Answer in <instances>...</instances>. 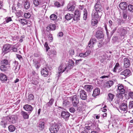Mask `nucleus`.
Instances as JSON below:
<instances>
[{"label":"nucleus","instance_id":"29","mask_svg":"<svg viewBox=\"0 0 133 133\" xmlns=\"http://www.w3.org/2000/svg\"><path fill=\"white\" fill-rule=\"evenodd\" d=\"M21 24H22L24 25L28 23L26 20L25 19H19L17 20Z\"/></svg>","mask_w":133,"mask_h":133},{"label":"nucleus","instance_id":"32","mask_svg":"<svg viewBox=\"0 0 133 133\" xmlns=\"http://www.w3.org/2000/svg\"><path fill=\"white\" fill-rule=\"evenodd\" d=\"M128 31L126 29H122L121 30V36H124L127 34Z\"/></svg>","mask_w":133,"mask_h":133},{"label":"nucleus","instance_id":"2","mask_svg":"<svg viewBox=\"0 0 133 133\" xmlns=\"http://www.w3.org/2000/svg\"><path fill=\"white\" fill-rule=\"evenodd\" d=\"M76 6V3L73 1H71L68 4L67 8L69 11H72L74 10Z\"/></svg>","mask_w":133,"mask_h":133},{"label":"nucleus","instance_id":"64","mask_svg":"<svg viewBox=\"0 0 133 133\" xmlns=\"http://www.w3.org/2000/svg\"><path fill=\"white\" fill-rule=\"evenodd\" d=\"M69 64L74 66V62L72 60H69Z\"/></svg>","mask_w":133,"mask_h":133},{"label":"nucleus","instance_id":"48","mask_svg":"<svg viewBox=\"0 0 133 133\" xmlns=\"http://www.w3.org/2000/svg\"><path fill=\"white\" fill-rule=\"evenodd\" d=\"M74 15L77 16H80L81 13L78 10H76L74 13Z\"/></svg>","mask_w":133,"mask_h":133},{"label":"nucleus","instance_id":"12","mask_svg":"<svg viewBox=\"0 0 133 133\" xmlns=\"http://www.w3.org/2000/svg\"><path fill=\"white\" fill-rule=\"evenodd\" d=\"M79 95L81 98L83 100L87 99V96L86 92L83 90H81L79 91Z\"/></svg>","mask_w":133,"mask_h":133},{"label":"nucleus","instance_id":"15","mask_svg":"<svg viewBox=\"0 0 133 133\" xmlns=\"http://www.w3.org/2000/svg\"><path fill=\"white\" fill-rule=\"evenodd\" d=\"M61 116L64 118L67 119H68L70 116V114L68 112L63 111L61 112Z\"/></svg>","mask_w":133,"mask_h":133},{"label":"nucleus","instance_id":"34","mask_svg":"<svg viewBox=\"0 0 133 133\" xmlns=\"http://www.w3.org/2000/svg\"><path fill=\"white\" fill-rule=\"evenodd\" d=\"M99 19L92 18L91 21V24L93 25H95L98 23V21Z\"/></svg>","mask_w":133,"mask_h":133},{"label":"nucleus","instance_id":"22","mask_svg":"<svg viewBox=\"0 0 133 133\" xmlns=\"http://www.w3.org/2000/svg\"><path fill=\"white\" fill-rule=\"evenodd\" d=\"M91 53V51L90 50L87 51L84 53H81L79 54V56L82 57H84L90 55Z\"/></svg>","mask_w":133,"mask_h":133},{"label":"nucleus","instance_id":"55","mask_svg":"<svg viewBox=\"0 0 133 133\" xmlns=\"http://www.w3.org/2000/svg\"><path fill=\"white\" fill-rule=\"evenodd\" d=\"M80 104L81 105V107L83 108H85L86 107V103L84 102H81Z\"/></svg>","mask_w":133,"mask_h":133},{"label":"nucleus","instance_id":"61","mask_svg":"<svg viewBox=\"0 0 133 133\" xmlns=\"http://www.w3.org/2000/svg\"><path fill=\"white\" fill-rule=\"evenodd\" d=\"M123 16L124 18H126L127 17V12L125 11L123 12Z\"/></svg>","mask_w":133,"mask_h":133},{"label":"nucleus","instance_id":"14","mask_svg":"<svg viewBox=\"0 0 133 133\" xmlns=\"http://www.w3.org/2000/svg\"><path fill=\"white\" fill-rule=\"evenodd\" d=\"M130 65V62L128 58H125L124 59V67L125 68L129 67Z\"/></svg>","mask_w":133,"mask_h":133},{"label":"nucleus","instance_id":"23","mask_svg":"<svg viewBox=\"0 0 133 133\" xmlns=\"http://www.w3.org/2000/svg\"><path fill=\"white\" fill-rule=\"evenodd\" d=\"M114 82L112 81H109L106 82L104 85L105 87L109 88L112 86Z\"/></svg>","mask_w":133,"mask_h":133},{"label":"nucleus","instance_id":"63","mask_svg":"<svg viewBox=\"0 0 133 133\" xmlns=\"http://www.w3.org/2000/svg\"><path fill=\"white\" fill-rule=\"evenodd\" d=\"M55 5L57 7H59L60 6L61 4L57 2H56L55 3Z\"/></svg>","mask_w":133,"mask_h":133},{"label":"nucleus","instance_id":"62","mask_svg":"<svg viewBox=\"0 0 133 133\" xmlns=\"http://www.w3.org/2000/svg\"><path fill=\"white\" fill-rule=\"evenodd\" d=\"M119 92L121 94H119V95H121V94H124L125 92V89H124V88H123L122 89H121V90H120L119 91Z\"/></svg>","mask_w":133,"mask_h":133},{"label":"nucleus","instance_id":"59","mask_svg":"<svg viewBox=\"0 0 133 133\" xmlns=\"http://www.w3.org/2000/svg\"><path fill=\"white\" fill-rule=\"evenodd\" d=\"M50 51L51 52V53L50 54H53L54 55H56V52L54 50H52Z\"/></svg>","mask_w":133,"mask_h":133},{"label":"nucleus","instance_id":"60","mask_svg":"<svg viewBox=\"0 0 133 133\" xmlns=\"http://www.w3.org/2000/svg\"><path fill=\"white\" fill-rule=\"evenodd\" d=\"M73 66L72 65L69 64L68 66L67 65L66 66L67 67L66 69H67V70H69L72 69L73 68Z\"/></svg>","mask_w":133,"mask_h":133},{"label":"nucleus","instance_id":"51","mask_svg":"<svg viewBox=\"0 0 133 133\" xmlns=\"http://www.w3.org/2000/svg\"><path fill=\"white\" fill-rule=\"evenodd\" d=\"M118 90L119 91L123 88V87L122 84H118Z\"/></svg>","mask_w":133,"mask_h":133},{"label":"nucleus","instance_id":"57","mask_svg":"<svg viewBox=\"0 0 133 133\" xmlns=\"http://www.w3.org/2000/svg\"><path fill=\"white\" fill-rule=\"evenodd\" d=\"M34 4L36 6H38L39 5V2L38 0H35L33 2Z\"/></svg>","mask_w":133,"mask_h":133},{"label":"nucleus","instance_id":"49","mask_svg":"<svg viewBox=\"0 0 133 133\" xmlns=\"http://www.w3.org/2000/svg\"><path fill=\"white\" fill-rule=\"evenodd\" d=\"M10 28L14 30L16 28V24L15 23H13L10 25Z\"/></svg>","mask_w":133,"mask_h":133},{"label":"nucleus","instance_id":"53","mask_svg":"<svg viewBox=\"0 0 133 133\" xmlns=\"http://www.w3.org/2000/svg\"><path fill=\"white\" fill-rule=\"evenodd\" d=\"M12 46H11V50H12L13 52H17V48L14 46H13V45H12Z\"/></svg>","mask_w":133,"mask_h":133},{"label":"nucleus","instance_id":"6","mask_svg":"<svg viewBox=\"0 0 133 133\" xmlns=\"http://www.w3.org/2000/svg\"><path fill=\"white\" fill-rule=\"evenodd\" d=\"M12 45L9 44H6L4 45L2 51L3 52L7 53L9 52L11 50Z\"/></svg>","mask_w":133,"mask_h":133},{"label":"nucleus","instance_id":"21","mask_svg":"<svg viewBox=\"0 0 133 133\" xmlns=\"http://www.w3.org/2000/svg\"><path fill=\"white\" fill-rule=\"evenodd\" d=\"M24 109L28 111H30V112L32 110V107L30 105L26 104L24 105L23 107Z\"/></svg>","mask_w":133,"mask_h":133},{"label":"nucleus","instance_id":"50","mask_svg":"<svg viewBox=\"0 0 133 133\" xmlns=\"http://www.w3.org/2000/svg\"><path fill=\"white\" fill-rule=\"evenodd\" d=\"M24 16V17L26 18H29L31 16V15L29 13H25Z\"/></svg>","mask_w":133,"mask_h":133},{"label":"nucleus","instance_id":"39","mask_svg":"<svg viewBox=\"0 0 133 133\" xmlns=\"http://www.w3.org/2000/svg\"><path fill=\"white\" fill-rule=\"evenodd\" d=\"M50 18L51 20L54 21L57 19V16L56 15L53 14L50 16Z\"/></svg>","mask_w":133,"mask_h":133},{"label":"nucleus","instance_id":"35","mask_svg":"<svg viewBox=\"0 0 133 133\" xmlns=\"http://www.w3.org/2000/svg\"><path fill=\"white\" fill-rule=\"evenodd\" d=\"M87 12L86 9H84L83 10V19L84 20H86L87 18Z\"/></svg>","mask_w":133,"mask_h":133},{"label":"nucleus","instance_id":"42","mask_svg":"<svg viewBox=\"0 0 133 133\" xmlns=\"http://www.w3.org/2000/svg\"><path fill=\"white\" fill-rule=\"evenodd\" d=\"M128 9L129 11L132 12H133V5L130 4L128 6Z\"/></svg>","mask_w":133,"mask_h":133},{"label":"nucleus","instance_id":"41","mask_svg":"<svg viewBox=\"0 0 133 133\" xmlns=\"http://www.w3.org/2000/svg\"><path fill=\"white\" fill-rule=\"evenodd\" d=\"M104 44V42H103V40H100L99 42L97 44V45L98 48H101L102 46Z\"/></svg>","mask_w":133,"mask_h":133},{"label":"nucleus","instance_id":"8","mask_svg":"<svg viewBox=\"0 0 133 133\" xmlns=\"http://www.w3.org/2000/svg\"><path fill=\"white\" fill-rule=\"evenodd\" d=\"M8 119V117H3L2 118L1 121H0V125H1L3 127L5 128L7 124Z\"/></svg>","mask_w":133,"mask_h":133},{"label":"nucleus","instance_id":"26","mask_svg":"<svg viewBox=\"0 0 133 133\" xmlns=\"http://www.w3.org/2000/svg\"><path fill=\"white\" fill-rule=\"evenodd\" d=\"M23 5L24 8L26 9H28L30 7V2L27 0L24 1Z\"/></svg>","mask_w":133,"mask_h":133},{"label":"nucleus","instance_id":"18","mask_svg":"<svg viewBox=\"0 0 133 133\" xmlns=\"http://www.w3.org/2000/svg\"><path fill=\"white\" fill-rule=\"evenodd\" d=\"M41 73L42 75L44 77H46L48 75V71L46 68H43L41 71Z\"/></svg>","mask_w":133,"mask_h":133},{"label":"nucleus","instance_id":"19","mask_svg":"<svg viewBox=\"0 0 133 133\" xmlns=\"http://www.w3.org/2000/svg\"><path fill=\"white\" fill-rule=\"evenodd\" d=\"M127 4L126 2L121 3L119 4V7L122 9L124 10L127 8Z\"/></svg>","mask_w":133,"mask_h":133},{"label":"nucleus","instance_id":"37","mask_svg":"<svg viewBox=\"0 0 133 133\" xmlns=\"http://www.w3.org/2000/svg\"><path fill=\"white\" fill-rule=\"evenodd\" d=\"M8 61L6 59H3L2 60L1 62V64L2 65H4L5 66H6L8 64Z\"/></svg>","mask_w":133,"mask_h":133},{"label":"nucleus","instance_id":"30","mask_svg":"<svg viewBox=\"0 0 133 133\" xmlns=\"http://www.w3.org/2000/svg\"><path fill=\"white\" fill-rule=\"evenodd\" d=\"M21 114L24 119H28L29 118V115L26 112L22 111L21 112Z\"/></svg>","mask_w":133,"mask_h":133},{"label":"nucleus","instance_id":"31","mask_svg":"<svg viewBox=\"0 0 133 133\" xmlns=\"http://www.w3.org/2000/svg\"><path fill=\"white\" fill-rule=\"evenodd\" d=\"M115 96L113 94L110 93L108 94V96L107 98V99L109 101H112L114 98Z\"/></svg>","mask_w":133,"mask_h":133},{"label":"nucleus","instance_id":"52","mask_svg":"<svg viewBox=\"0 0 133 133\" xmlns=\"http://www.w3.org/2000/svg\"><path fill=\"white\" fill-rule=\"evenodd\" d=\"M6 22L8 23L9 22L12 21V19L11 17H7L5 18Z\"/></svg>","mask_w":133,"mask_h":133},{"label":"nucleus","instance_id":"24","mask_svg":"<svg viewBox=\"0 0 133 133\" xmlns=\"http://www.w3.org/2000/svg\"><path fill=\"white\" fill-rule=\"evenodd\" d=\"M0 78L2 81L3 82L6 81L7 79L6 75L2 73L0 74Z\"/></svg>","mask_w":133,"mask_h":133},{"label":"nucleus","instance_id":"4","mask_svg":"<svg viewBox=\"0 0 133 133\" xmlns=\"http://www.w3.org/2000/svg\"><path fill=\"white\" fill-rule=\"evenodd\" d=\"M72 102V105L74 107H76L79 103L78 97L76 95H74L71 97V99Z\"/></svg>","mask_w":133,"mask_h":133},{"label":"nucleus","instance_id":"43","mask_svg":"<svg viewBox=\"0 0 133 133\" xmlns=\"http://www.w3.org/2000/svg\"><path fill=\"white\" fill-rule=\"evenodd\" d=\"M80 16H77L74 15L73 16V20L75 21H78L79 20Z\"/></svg>","mask_w":133,"mask_h":133},{"label":"nucleus","instance_id":"1","mask_svg":"<svg viewBox=\"0 0 133 133\" xmlns=\"http://www.w3.org/2000/svg\"><path fill=\"white\" fill-rule=\"evenodd\" d=\"M59 124L54 123L52 124L49 128V130L51 133H57L59 128Z\"/></svg>","mask_w":133,"mask_h":133},{"label":"nucleus","instance_id":"13","mask_svg":"<svg viewBox=\"0 0 133 133\" xmlns=\"http://www.w3.org/2000/svg\"><path fill=\"white\" fill-rule=\"evenodd\" d=\"M95 36L97 39H103L104 37V34L102 31L98 30L96 32Z\"/></svg>","mask_w":133,"mask_h":133},{"label":"nucleus","instance_id":"45","mask_svg":"<svg viewBox=\"0 0 133 133\" xmlns=\"http://www.w3.org/2000/svg\"><path fill=\"white\" fill-rule=\"evenodd\" d=\"M54 101V100L53 99H51L49 101V102L47 103V105L49 106H50L52 105Z\"/></svg>","mask_w":133,"mask_h":133},{"label":"nucleus","instance_id":"7","mask_svg":"<svg viewBox=\"0 0 133 133\" xmlns=\"http://www.w3.org/2000/svg\"><path fill=\"white\" fill-rule=\"evenodd\" d=\"M8 117V120L9 122L14 124L15 123L17 118V117L16 115H12L11 116Z\"/></svg>","mask_w":133,"mask_h":133},{"label":"nucleus","instance_id":"27","mask_svg":"<svg viewBox=\"0 0 133 133\" xmlns=\"http://www.w3.org/2000/svg\"><path fill=\"white\" fill-rule=\"evenodd\" d=\"M73 16L72 14L68 13L65 16V18L67 21H69L72 19Z\"/></svg>","mask_w":133,"mask_h":133},{"label":"nucleus","instance_id":"54","mask_svg":"<svg viewBox=\"0 0 133 133\" xmlns=\"http://www.w3.org/2000/svg\"><path fill=\"white\" fill-rule=\"evenodd\" d=\"M128 95L130 98L133 99V92H130L129 93Z\"/></svg>","mask_w":133,"mask_h":133},{"label":"nucleus","instance_id":"16","mask_svg":"<svg viewBox=\"0 0 133 133\" xmlns=\"http://www.w3.org/2000/svg\"><path fill=\"white\" fill-rule=\"evenodd\" d=\"M96 42V40L95 38H92L90 39L88 44V46L90 48L93 46V45Z\"/></svg>","mask_w":133,"mask_h":133},{"label":"nucleus","instance_id":"36","mask_svg":"<svg viewBox=\"0 0 133 133\" xmlns=\"http://www.w3.org/2000/svg\"><path fill=\"white\" fill-rule=\"evenodd\" d=\"M23 14V13L21 10L17 11L16 13V16L18 17L22 16Z\"/></svg>","mask_w":133,"mask_h":133},{"label":"nucleus","instance_id":"5","mask_svg":"<svg viewBox=\"0 0 133 133\" xmlns=\"http://www.w3.org/2000/svg\"><path fill=\"white\" fill-rule=\"evenodd\" d=\"M94 7L95 11L98 12L99 14H101V11L102 10V7L100 1H98L97 2Z\"/></svg>","mask_w":133,"mask_h":133},{"label":"nucleus","instance_id":"28","mask_svg":"<svg viewBox=\"0 0 133 133\" xmlns=\"http://www.w3.org/2000/svg\"><path fill=\"white\" fill-rule=\"evenodd\" d=\"M45 127V123L43 121L39 122V127L41 130H42Z\"/></svg>","mask_w":133,"mask_h":133},{"label":"nucleus","instance_id":"3","mask_svg":"<svg viewBox=\"0 0 133 133\" xmlns=\"http://www.w3.org/2000/svg\"><path fill=\"white\" fill-rule=\"evenodd\" d=\"M130 75V71L128 69H125L120 74V75L124 79L129 76Z\"/></svg>","mask_w":133,"mask_h":133},{"label":"nucleus","instance_id":"17","mask_svg":"<svg viewBox=\"0 0 133 133\" xmlns=\"http://www.w3.org/2000/svg\"><path fill=\"white\" fill-rule=\"evenodd\" d=\"M119 108L122 111H126L128 109L127 105L126 103H123L119 106Z\"/></svg>","mask_w":133,"mask_h":133},{"label":"nucleus","instance_id":"11","mask_svg":"<svg viewBox=\"0 0 133 133\" xmlns=\"http://www.w3.org/2000/svg\"><path fill=\"white\" fill-rule=\"evenodd\" d=\"M64 68V64H61L58 68V70L59 71L58 72L59 75L58 76V77L60 76V74L63 72L66 69L67 67L66 66L65 67L64 69L62 70V69Z\"/></svg>","mask_w":133,"mask_h":133},{"label":"nucleus","instance_id":"58","mask_svg":"<svg viewBox=\"0 0 133 133\" xmlns=\"http://www.w3.org/2000/svg\"><path fill=\"white\" fill-rule=\"evenodd\" d=\"M71 113H74L75 111V110L74 108L72 107H71L69 109Z\"/></svg>","mask_w":133,"mask_h":133},{"label":"nucleus","instance_id":"20","mask_svg":"<svg viewBox=\"0 0 133 133\" xmlns=\"http://www.w3.org/2000/svg\"><path fill=\"white\" fill-rule=\"evenodd\" d=\"M93 89V87L91 85H86L84 87V89L88 92H91Z\"/></svg>","mask_w":133,"mask_h":133},{"label":"nucleus","instance_id":"38","mask_svg":"<svg viewBox=\"0 0 133 133\" xmlns=\"http://www.w3.org/2000/svg\"><path fill=\"white\" fill-rule=\"evenodd\" d=\"M48 27H49L50 29L53 30H54L56 29V26L55 24H51L49 25V26H48Z\"/></svg>","mask_w":133,"mask_h":133},{"label":"nucleus","instance_id":"25","mask_svg":"<svg viewBox=\"0 0 133 133\" xmlns=\"http://www.w3.org/2000/svg\"><path fill=\"white\" fill-rule=\"evenodd\" d=\"M100 93V90L99 88H96L94 90L92 96H96L99 94Z\"/></svg>","mask_w":133,"mask_h":133},{"label":"nucleus","instance_id":"56","mask_svg":"<svg viewBox=\"0 0 133 133\" xmlns=\"http://www.w3.org/2000/svg\"><path fill=\"white\" fill-rule=\"evenodd\" d=\"M44 46L45 48L46 51H47L48 49H49V48L46 42L45 43L44 45Z\"/></svg>","mask_w":133,"mask_h":133},{"label":"nucleus","instance_id":"40","mask_svg":"<svg viewBox=\"0 0 133 133\" xmlns=\"http://www.w3.org/2000/svg\"><path fill=\"white\" fill-rule=\"evenodd\" d=\"M0 70L2 71H5L6 69V66H5V65H2L1 64V65L0 67Z\"/></svg>","mask_w":133,"mask_h":133},{"label":"nucleus","instance_id":"47","mask_svg":"<svg viewBox=\"0 0 133 133\" xmlns=\"http://www.w3.org/2000/svg\"><path fill=\"white\" fill-rule=\"evenodd\" d=\"M21 66V65H19V66L18 67V65L16 66H14V69L15 70V72H18V71L20 69V66Z\"/></svg>","mask_w":133,"mask_h":133},{"label":"nucleus","instance_id":"33","mask_svg":"<svg viewBox=\"0 0 133 133\" xmlns=\"http://www.w3.org/2000/svg\"><path fill=\"white\" fill-rule=\"evenodd\" d=\"M16 128L15 126L12 125H11L8 127V129L9 131L10 132H13L15 130Z\"/></svg>","mask_w":133,"mask_h":133},{"label":"nucleus","instance_id":"10","mask_svg":"<svg viewBox=\"0 0 133 133\" xmlns=\"http://www.w3.org/2000/svg\"><path fill=\"white\" fill-rule=\"evenodd\" d=\"M71 99L70 98H67L64 99L63 103V106L64 107H69L71 104Z\"/></svg>","mask_w":133,"mask_h":133},{"label":"nucleus","instance_id":"46","mask_svg":"<svg viewBox=\"0 0 133 133\" xmlns=\"http://www.w3.org/2000/svg\"><path fill=\"white\" fill-rule=\"evenodd\" d=\"M34 96L32 94H30L28 96V99L29 101H30L31 100L33 99Z\"/></svg>","mask_w":133,"mask_h":133},{"label":"nucleus","instance_id":"9","mask_svg":"<svg viewBox=\"0 0 133 133\" xmlns=\"http://www.w3.org/2000/svg\"><path fill=\"white\" fill-rule=\"evenodd\" d=\"M101 14H99L98 12L95 10H93L92 14V18L100 19L101 15Z\"/></svg>","mask_w":133,"mask_h":133},{"label":"nucleus","instance_id":"44","mask_svg":"<svg viewBox=\"0 0 133 133\" xmlns=\"http://www.w3.org/2000/svg\"><path fill=\"white\" fill-rule=\"evenodd\" d=\"M129 109L133 108V101H130L129 103Z\"/></svg>","mask_w":133,"mask_h":133}]
</instances>
